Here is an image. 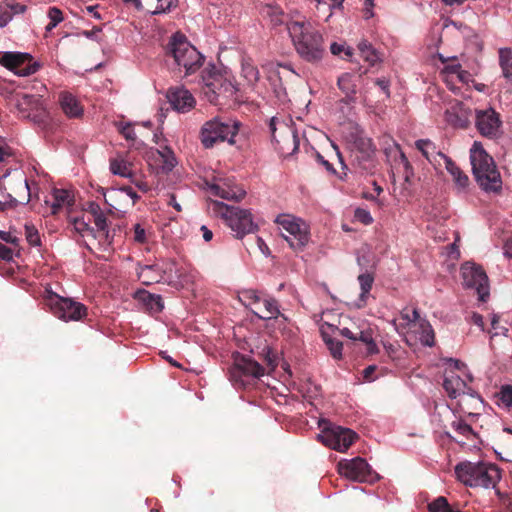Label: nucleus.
<instances>
[{
	"mask_svg": "<svg viewBox=\"0 0 512 512\" xmlns=\"http://www.w3.org/2000/svg\"><path fill=\"white\" fill-rule=\"evenodd\" d=\"M463 284L467 288L475 289L479 300L485 302L489 298V283L486 272L481 266L474 263H465L461 267Z\"/></svg>",
	"mask_w": 512,
	"mask_h": 512,
	"instance_id": "13",
	"label": "nucleus"
},
{
	"mask_svg": "<svg viewBox=\"0 0 512 512\" xmlns=\"http://www.w3.org/2000/svg\"><path fill=\"white\" fill-rule=\"evenodd\" d=\"M132 182L135 184V186L141 190L142 192H148L150 190V187L147 182L139 180V179H133Z\"/></svg>",
	"mask_w": 512,
	"mask_h": 512,
	"instance_id": "62",
	"label": "nucleus"
},
{
	"mask_svg": "<svg viewBox=\"0 0 512 512\" xmlns=\"http://www.w3.org/2000/svg\"><path fill=\"white\" fill-rule=\"evenodd\" d=\"M46 304L56 317L64 321H78L87 315L85 305L52 292L47 295Z\"/></svg>",
	"mask_w": 512,
	"mask_h": 512,
	"instance_id": "11",
	"label": "nucleus"
},
{
	"mask_svg": "<svg viewBox=\"0 0 512 512\" xmlns=\"http://www.w3.org/2000/svg\"><path fill=\"white\" fill-rule=\"evenodd\" d=\"M326 346L328 347V349L331 352V355L335 359H340L342 357V348H343L342 342L332 338L327 341Z\"/></svg>",
	"mask_w": 512,
	"mask_h": 512,
	"instance_id": "47",
	"label": "nucleus"
},
{
	"mask_svg": "<svg viewBox=\"0 0 512 512\" xmlns=\"http://www.w3.org/2000/svg\"><path fill=\"white\" fill-rule=\"evenodd\" d=\"M64 114L69 118H79L83 115V107L77 98L69 92H61L58 99Z\"/></svg>",
	"mask_w": 512,
	"mask_h": 512,
	"instance_id": "24",
	"label": "nucleus"
},
{
	"mask_svg": "<svg viewBox=\"0 0 512 512\" xmlns=\"http://www.w3.org/2000/svg\"><path fill=\"white\" fill-rule=\"evenodd\" d=\"M0 64L19 76H29L40 68L30 54L20 52H1Z\"/></svg>",
	"mask_w": 512,
	"mask_h": 512,
	"instance_id": "14",
	"label": "nucleus"
},
{
	"mask_svg": "<svg viewBox=\"0 0 512 512\" xmlns=\"http://www.w3.org/2000/svg\"><path fill=\"white\" fill-rule=\"evenodd\" d=\"M374 154H370L369 150L365 153L353 151L351 155V165L359 173H370L375 168Z\"/></svg>",
	"mask_w": 512,
	"mask_h": 512,
	"instance_id": "28",
	"label": "nucleus"
},
{
	"mask_svg": "<svg viewBox=\"0 0 512 512\" xmlns=\"http://www.w3.org/2000/svg\"><path fill=\"white\" fill-rule=\"evenodd\" d=\"M211 203L213 211L224 220L236 238L242 239L245 235L254 233L258 229L250 210L216 200Z\"/></svg>",
	"mask_w": 512,
	"mask_h": 512,
	"instance_id": "7",
	"label": "nucleus"
},
{
	"mask_svg": "<svg viewBox=\"0 0 512 512\" xmlns=\"http://www.w3.org/2000/svg\"><path fill=\"white\" fill-rule=\"evenodd\" d=\"M167 96L172 107L179 112L189 111L195 105L193 95L184 88H171Z\"/></svg>",
	"mask_w": 512,
	"mask_h": 512,
	"instance_id": "19",
	"label": "nucleus"
},
{
	"mask_svg": "<svg viewBox=\"0 0 512 512\" xmlns=\"http://www.w3.org/2000/svg\"><path fill=\"white\" fill-rule=\"evenodd\" d=\"M157 153L162 162L163 171L170 172L177 164L174 152L166 146L162 150H157Z\"/></svg>",
	"mask_w": 512,
	"mask_h": 512,
	"instance_id": "35",
	"label": "nucleus"
},
{
	"mask_svg": "<svg viewBox=\"0 0 512 512\" xmlns=\"http://www.w3.org/2000/svg\"><path fill=\"white\" fill-rule=\"evenodd\" d=\"M338 472L340 475L355 482L374 483L379 479V475L374 472L367 461L361 457L351 460H342L338 463Z\"/></svg>",
	"mask_w": 512,
	"mask_h": 512,
	"instance_id": "12",
	"label": "nucleus"
},
{
	"mask_svg": "<svg viewBox=\"0 0 512 512\" xmlns=\"http://www.w3.org/2000/svg\"><path fill=\"white\" fill-rule=\"evenodd\" d=\"M48 17L52 22V26H57L63 21L62 11L57 7H50L48 10Z\"/></svg>",
	"mask_w": 512,
	"mask_h": 512,
	"instance_id": "53",
	"label": "nucleus"
},
{
	"mask_svg": "<svg viewBox=\"0 0 512 512\" xmlns=\"http://www.w3.org/2000/svg\"><path fill=\"white\" fill-rule=\"evenodd\" d=\"M257 355L259 360L266 365V368L249 356L238 355L235 358L234 365L230 369V379L234 384L244 387L247 384L246 378L258 379L264 375L266 369L268 372L275 370L278 365V356L270 346L265 345Z\"/></svg>",
	"mask_w": 512,
	"mask_h": 512,
	"instance_id": "2",
	"label": "nucleus"
},
{
	"mask_svg": "<svg viewBox=\"0 0 512 512\" xmlns=\"http://www.w3.org/2000/svg\"><path fill=\"white\" fill-rule=\"evenodd\" d=\"M85 210L90 213L94 218V223L98 230L103 234L104 241L107 245L111 244L109 231L107 230V218L104 215L101 207L96 202H88Z\"/></svg>",
	"mask_w": 512,
	"mask_h": 512,
	"instance_id": "26",
	"label": "nucleus"
},
{
	"mask_svg": "<svg viewBox=\"0 0 512 512\" xmlns=\"http://www.w3.org/2000/svg\"><path fill=\"white\" fill-rule=\"evenodd\" d=\"M401 317L408 322V324H412L416 327L419 324V320H423L419 314L418 309L414 308L412 310L404 309L401 312Z\"/></svg>",
	"mask_w": 512,
	"mask_h": 512,
	"instance_id": "45",
	"label": "nucleus"
},
{
	"mask_svg": "<svg viewBox=\"0 0 512 512\" xmlns=\"http://www.w3.org/2000/svg\"><path fill=\"white\" fill-rule=\"evenodd\" d=\"M339 332H340V335H342L343 337H346L348 339L356 340V338H357V334L353 333L349 328L344 327L342 329H339Z\"/></svg>",
	"mask_w": 512,
	"mask_h": 512,
	"instance_id": "63",
	"label": "nucleus"
},
{
	"mask_svg": "<svg viewBox=\"0 0 512 512\" xmlns=\"http://www.w3.org/2000/svg\"><path fill=\"white\" fill-rule=\"evenodd\" d=\"M445 168L453 178L455 187L459 193L465 192L469 186L468 176L450 158L445 159Z\"/></svg>",
	"mask_w": 512,
	"mask_h": 512,
	"instance_id": "29",
	"label": "nucleus"
},
{
	"mask_svg": "<svg viewBox=\"0 0 512 512\" xmlns=\"http://www.w3.org/2000/svg\"><path fill=\"white\" fill-rule=\"evenodd\" d=\"M416 332L419 333V340L422 345L432 347L435 344V333L434 330L425 318L419 320V324L415 327Z\"/></svg>",
	"mask_w": 512,
	"mask_h": 512,
	"instance_id": "31",
	"label": "nucleus"
},
{
	"mask_svg": "<svg viewBox=\"0 0 512 512\" xmlns=\"http://www.w3.org/2000/svg\"><path fill=\"white\" fill-rule=\"evenodd\" d=\"M358 281L361 287V296L368 294L372 288L374 277L370 273H363L358 276Z\"/></svg>",
	"mask_w": 512,
	"mask_h": 512,
	"instance_id": "43",
	"label": "nucleus"
},
{
	"mask_svg": "<svg viewBox=\"0 0 512 512\" xmlns=\"http://www.w3.org/2000/svg\"><path fill=\"white\" fill-rule=\"evenodd\" d=\"M242 74L251 84H255L260 78L259 70L250 62H244L242 64Z\"/></svg>",
	"mask_w": 512,
	"mask_h": 512,
	"instance_id": "41",
	"label": "nucleus"
},
{
	"mask_svg": "<svg viewBox=\"0 0 512 512\" xmlns=\"http://www.w3.org/2000/svg\"><path fill=\"white\" fill-rule=\"evenodd\" d=\"M11 104L20 118L29 119L35 124L45 125L49 119L48 111L39 95L15 93L11 98Z\"/></svg>",
	"mask_w": 512,
	"mask_h": 512,
	"instance_id": "8",
	"label": "nucleus"
},
{
	"mask_svg": "<svg viewBox=\"0 0 512 512\" xmlns=\"http://www.w3.org/2000/svg\"><path fill=\"white\" fill-rule=\"evenodd\" d=\"M345 0H315L318 17L323 16L328 21L335 10H342Z\"/></svg>",
	"mask_w": 512,
	"mask_h": 512,
	"instance_id": "30",
	"label": "nucleus"
},
{
	"mask_svg": "<svg viewBox=\"0 0 512 512\" xmlns=\"http://www.w3.org/2000/svg\"><path fill=\"white\" fill-rule=\"evenodd\" d=\"M275 222L287 233H282V236L293 250H302L308 243V230L300 219L289 214H282L277 216Z\"/></svg>",
	"mask_w": 512,
	"mask_h": 512,
	"instance_id": "10",
	"label": "nucleus"
},
{
	"mask_svg": "<svg viewBox=\"0 0 512 512\" xmlns=\"http://www.w3.org/2000/svg\"><path fill=\"white\" fill-rule=\"evenodd\" d=\"M132 3L136 9L145 10L151 14H161L176 6L177 0H125Z\"/></svg>",
	"mask_w": 512,
	"mask_h": 512,
	"instance_id": "21",
	"label": "nucleus"
},
{
	"mask_svg": "<svg viewBox=\"0 0 512 512\" xmlns=\"http://www.w3.org/2000/svg\"><path fill=\"white\" fill-rule=\"evenodd\" d=\"M12 156L11 149L0 143V163L4 162L7 158Z\"/></svg>",
	"mask_w": 512,
	"mask_h": 512,
	"instance_id": "58",
	"label": "nucleus"
},
{
	"mask_svg": "<svg viewBox=\"0 0 512 512\" xmlns=\"http://www.w3.org/2000/svg\"><path fill=\"white\" fill-rule=\"evenodd\" d=\"M119 192L125 193L132 199V204L134 205L139 200V195L131 186H122L118 189Z\"/></svg>",
	"mask_w": 512,
	"mask_h": 512,
	"instance_id": "56",
	"label": "nucleus"
},
{
	"mask_svg": "<svg viewBox=\"0 0 512 512\" xmlns=\"http://www.w3.org/2000/svg\"><path fill=\"white\" fill-rule=\"evenodd\" d=\"M252 312L262 320L274 319L280 315L277 300L268 296L261 297V303L256 308H252Z\"/></svg>",
	"mask_w": 512,
	"mask_h": 512,
	"instance_id": "25",
	"label": "nucleus"
},
{
	"mask_svg": "<svg viewBox=\"0 0 512 512\" xmlns=\"http://www.w3.org/2000/svg\"><path fill=\"white\" fill-rule=\"evenodd\" d=\"M322 442L324 445L340 451H346L357 438V434L348 428L334 426L322 431Z\"/></svg>",
	"mask_w": 512,
	"mask_h": 512,
	"instance_id": "15",
	"label": "nucleus"
},
{
	"mask_svg": "<svg viewBox=\"0 0 512 512\" xmlns=\"http://www.w3.org/2000/svg\"><path fill=\"white\" fill-rule=\"evenodd\" d=\"M134 241L140 244H144L148 242L149 234L145 230V228L137 223L134 225Z\"/></svg>",
	"mask_w": 512,
	"mask_h": 512,
	"instance_id": "49",
	"label": "nucleus"
},
{
	"mask_svg": "<svg viewBox=\"0 0 512 512\" xmlns=\"http://www.w3.org/2000/svg\"><path fill=\"white\" fill-rule=\"evenodd\" d=\"M491 326H492V329L495 331L493 333V336L495 335H498L499 334V329H501V331L503 332L504 330L507 331L506 328H503V327H499V317L497 315H493L492 319H491Z\"/></svg>",
	"mask_w": 512,
	"mask_h": 512,
	"instance_id": "61",
	"label": "nucleus"
},
{
	"mask_svg": "<svg viewBox=\"0 0 512 512\" xmlns=\"http://www.w3.org/2000/svg\"><path fill=\"white\" fill-rule=\"evenodd\" d=\"M499 64L502 69L503 76L512 79V50L509 48H501L499 50Z\"/></svg>",
	"mask_w": 512,
	"mask_h": 512,
	"instance_id": "33",
	"label": "nucleus"
},
{
	"mask_svg": "<svg viewBox=\"0 0 512 512\" xmlns=\"http://www.w3.org/2000/svg\"><path fill=\"white\" fill-rule=\"evenodd\" d=\"M376 85L380 87V89L389 96V81L385 78H379L376 80Z\"/></svg>",
	"mask_w": 512,
	"mask_h": 512,
	"instance_id": "59",
	"label": "nucleus"
},
{
	"mask_svg": "<svg viewBox=\"0 0 512 512\" xmlns=\"http://www.w3.org/2000/svg\"><path fill=\"white\" fill-rule=\"evenodd\" d=\"M138 277L145 285H149L153 282H159L161 279L160 273L156 272L152 265L141 267L138 272Z\"/></svg>",
	"mask_w": 512,
	"mask_h": 512,
	"instance_id": "37",
	"label": "nucleus"
},
{
	"mask_svg": "<svg viewBox=\"0 0 512 512\" xmlns=\"http://www.w3.org/2000/svg\"><path fill=\"white\" fill-rule=\"evenodd\" d=\"M205 94L208 96L209 101L214 104L219 103L221 96L228 97L234 93V87L229 82L223 79L221 75H212L205 82Z\"/></svg>",
	"mask_w": 512,
	"mask_h": 512,
	"instance_id": "16",
	"label": "nucleus"
},
{
	"mask_svg": "<svg viewBox=\"0 0 512 512\" xmlns=\"http://www.w3.org/2000/svg\"><path fill=\"white\" fill-rule=\"evenodd\" d=\"M240 127L241 123L236 119L215 116L202 125L199 138L202 145L207 149L212 148L219 142L227 141L229 144H234Z\"/></svg>",
	"mask_w": 512,
	"mask_h": 512,
	"instance_id": "6",
	"label": "nucleus"
},
{
	"mask_svg": "<svg viewBox=\"0 0 512 512\" xmlns=\"http://www.w3.org/2000/svg\"><path fill=\"white\" fill-rule=\"evenodd\" d=\"M115 126L117 131L127 140V141H136V134L133 128V124L130 122H115Z\"/></svg>",
	"mask_w": 512,
	"mask_h": 512,
	"instance_id": "40",
	"label": "nucleus"
},
{
	"mask_svg": "<svg viewBox=\"0 0 512 512\" xmlns=\"http://www.w3.org/2000/svg\"><path fill=\"white\" fill-rule=\"evenodd\" d=\"M135 299L138 300L145 309L154 314L162 311L164 305L160 295L149 293L146 290L137 291Z\"/></svg>",
	"mask_w": 512,
	"mask_h": 512,
	"instance_id": "27",
	"label": "nucleus"
},
{
	"mask_svg": "<svg viewBox=\"0 0 512 512\" xmlns=\"http://www.w3.org/2000/svg\"><path fill=\"white\" fill-rule=\"evenodd\" d=\"M354 217L357 221L364 225H369L373 222V218L370 212L363 208H357L355 210Z\"/></svg>",
	"mask_w": 512,
	"mask_h": 512,
	"instance_id": "50",
	"label": "nucleus"
},
{
	"mask_svg": "<svg viewBox=\"0 0 512 512\" xmlns=\"http://www.w3.org/2000/svg\"><path fill=\"white\" fill-rule=\"evenodd\" d=\"M366 150H369L370 154L375 153V148L370 139H360L358 142H356L354 151L365 153Z\"/></svg>",
	"mask_w": 512,
	"mask_h": 512,
	"instance_id": "51",
	"label": "nucleus"
},
{
	"mask_svg": "<svg viewBox=\"0 0 512 512\" xmlns=\"http://www.w3.org/2000/svg\"><path fill=\"white\" fill-rule=\"evenodd\" d=\"M15 195L9 194V201H0V211L15 208L17 205H26L31 198L30 187L26 178L19 181V191H14Z\"/></svg>",
	"mask_w": 512,
	"mask_h": 512,
	"instance_id": "22",
	"label": "nucleus"
},
{
	"mask_svg": "<svg viewBox=\"0 0 512 512\" xmlns=\"http://www.w3.org/2000/svg\"><path fill=\"white\" fill-rule=\"evenodd\" d=\"M110 170L113 174L121 177L132 178L133 172L131 170V164L124 159H112L110 161Z\"/></svg>",
	"mask_w": 512,
	"mask_h": 512,
	"instance_id": "34",
	"label": "nucleus"
},
{
	"mask_svg": "<svg viewBox=\"0 0 512 512\" xmlns=\"http://www.w3.org/2000/svg\"><path fill=\"white\" fill-rule=\"evenodd\" d=\"M376 370H377L376 365H369L368 367H366L362 371L363 380L366 382L374 381L376 379V377L374 376Z\"/></svg>",
	"mask_w": 512,
	"mask_h": 512,
	"instance_id": "55",
	"label": "nucleus"
},
{
	"mask_svg": "<svg viewBox=\"0 0 512 512\" xmlns=\"http://www.w3.org/2000/svg\"><path fill=\"white\" fill-rule=\"evenodd\" d=\"M262 14L265 16H269L271 18V22L273 25H280L283 23V13L281 9L277 6L266 5L262 9Z\"/></svg>",
	"mask_w": 512,
	"mask_h": 512,
	"instance_id": "39",
	"label": "nucleus"
},
{
	"mask_svg": "<svg viewBox=\"0 0 512 512\" xmlns=\"http://www.w3.org/2000/svg\"><path fill=\"white\" fill-rule=\"evenodd\" d=\"M70 222L73 224L74 229L80 234L87 231H93V229L89 226L88 222H86L83 218L75 217L71 219Z\"/></svg>",
	"mask_w": 512,
	"mask_h": 512,
	"instance_id": "52",
	"label": "nucleus"
},
{
	"mask_svg": "<svg viewBox=\"0 0 512 512\" xmlns=\"http://www.w3.org/2000/svg\"><path fill=\"white\" fill-rule=\"evenodd\" d=\"M25 235L27 242L32 246H40L41 239L37 228L33 224H25Z\"/></svg>",
	"mask_w": 512,
	"mask_h": 512,
	"instance_id": "42",
	"label": "nucleus"
},
{
	"mask_svg": "<svg viewBox=\"0 0 512 512\" xmlns=\"http://www.w3.org/2000/svg\"><path fill=\"white\" fill-rule=\"evenodd\" d=\"M499 400L506 407H510L512 405V386L511 385H505L501 388V390L499 392Z\"/></svg>",
	"mask_w": 512,
	"mask_h": 512,
	"instance_id": "48",
	"label": "nucleus"
},
{
	"mask_svg": "<svg viewBox=\"0 0 512 512\" xmlns=\"http://www.w3.org/2000/svg\"><path fill=\"white\" fill-rule=\"evenodd\" d=\"M243 299L246 301L247 305L254 306L256 308L261 303V297L256 290H245L242 293Z\"/></svg>",
	"mask_w": 512,
	"mask_h": 512,
	"instance_id": "46",
	"label": "nucleus"
},
{
	"mask_svg": "<svg viewBox=\"0 0 512 512\" xmlns=\"http://www.w3.org/2000/svg\"><path fill=\"white\" fill-rule=\"evenodd\" d=\"M504 254L509 257V258H512V239L511 240H508L505 245H504Z\"/></svg>",
	"mask_w": 512,
	"mask_h": 512,
	"instance_id": "64",
	"label": "nucleus"
},
{
	"mask_svg": "<svg viewBox=\"0 0 512 512\" xmlns=\"http://www.w3.org/2000/svg\"><path fill=\"white\" fill-rule=\"evenodd\" d=\"M501 120L493 109L478 111L476 114V127L481 135L495 137L499 131Z\"/></svg>",
	"mask_w": 512,
	"mask_h": 512,
	"instance_id": "17",
	"label": "nucleus"
},
{
	"mask_svg": "<svg viewBox=\"0 0 512 512\" xmlns=\"http://www.w3.org/2000/svg\"><path fill=\"white\" fill-rule=\"evenodd\" d=\"M452 427L456 432L463 435L467 439H469L470 436H476V433L472 427L464 421H454L452 423Z\"/></svg>",
	"mask_w": 512,
	"mask_h": 512,
	"instance_id": "44",
	"label": "nucleus"
},
{
	"mask_svg": "<svg viewBox=\"0 0 512 512\" xmlns=\"http://www.w3.org/2000/svg\"><path fill=\"white\" fill-rule=\"evenodd\" d=\"M457 479L470 487L495 488L501 479V470L491 463H459L455 467Z\"/></svg>",
	"mask_w": 512,
	"mask_h": 512,
	"instance_id": "5",
	"label": "nucleus"
},
{
	"mask_svg": "<svg viewBox=\"0 0 512 512\" xmlns=\"http://www.w3.org/2000/svg\"><path fill=\"white\" fill-rule=\"evenodd\" d=\"M167 65L184 75L195 73L204 62V56L181 33L173 34L164 46Z\"/></svg>",
	"mask_w": 512,
	"mask_h": 512,
	"instance_id": "1",
	"label": "nucleus"
},
{
	"mask_svg": "<svg viewBox=\"0 0 512 512\" xmlns=\"http://www.w3.org/2000/svg\"><path fill=\"white\" fill-rule=\"evenodd\" d=\"M443 388L450 398L456 399L459 397L458 405L463 413L469 416L475 415V413L470 411L466 406L468 402L472 400L475 404L473 408L477 409V406H480L482 401L480 397L476 395V392L469 388L459 375L452 371L447 373L443 381Z\"/></svg>",
	"mask_w": 512,
	"mask_h": 512,
	"instance_id": "9",
	"label": "nucleus"
},
{
	"mask_svg": "<svg viewBox=\"0 0 512 512\" xmlns=\"http://www.w3.org/2000/svg\"><path fill=\"white\" fill-rule=\"evenodd\" d=\"M12 258V250L0 242V259L4 261H10Z\"/></svg>",
	"mask_w": 512,
	"mask_h": 512,
	"instance_id": "57",
	"label": "nucleus"
},
{
	"mask_svg": "<svg viewBox=\"0 0 512 512\" xmlns=\"http://www.w3.org/2000/svg\"><path fill=\"white\" fill-rule=\"evenodd\" d=\"M472 171L479 186L486 192L497 193L502 189V179L493 158L475 142L470 151Z\"/></svg>",
	"mask_w": 512,
	"mask_h": 512,
	"instance_id": "4",
	"label": "nucleus"
},
{
	"mask_svg": "<svg viewBox=\"0 0 512 512\" xmlns=\"http://www.w3.org/2000/svg\"><path fill=\"white\" fill-rule=\"evenodd\" d=\"M415 147L422 155L434 166H441V161L445 163V159H450L442 153L434 142L430 139H419L415 142Z\"/></svg>",
	"mask_w": 512,
	"mask_h": 512,
	"instance_id": "20",
	"label": "nucleus"
},
{
	"mask_svg": "<svg viewBox=\"0 0 512 512\" xmlns=\"http://www.w3.org/2000/svg\"><path fill=\"white\" fill-rule=\"evenodd\" d=\"M211 192L213 195L222 199L236 202L241 201L246 195V191L242 187L236 184L230 185L228 183L212 185Z\"/></svg>",
	"mask_w": 512,
	"mask_h": 512,
	"instance_id": "23",
	"label": "nucleus"
},
{
	"mask_svg": "<svg viewBox=\"0 0 512 512\" xmlns=\"http://www.w3.org/2000/svg\"><path fill=\"white\" fill-rule=\"evenodd\" d=\"M287 29L297 53L307 62L317 63L324 54L322 35L310 23L294 21Z\"/></svg>",
	"mask_w": 512,
	"mask_h": 512,
	"instance_id": "3",
	"label": "nucleus"
},
{
	"mask_svg": "<svg viewBox=\"0 0 512 512\" xmlns=\"http://www.w3.org/2000/svg\"><path fill=\"white\" fill-rule=\"evenodd\" d=\"M357 334V338L355 341H360L366 346V351L368 354H376L378 352L377 345L373 339L372 331L370 329L368 330H361Z\"/></svg>",
	"mask_w": 512,
	"mask_h": 512,
	"instance_id": "36",
	"label": "nucleus"
},
{
	"mask_svg": "<svg viewBox=\"0 0 512 512\" xmlns=\"http://www.w3.org/2000/svg\"><path fill=\"white\" fill-rule=\"evenodd\" d=\"M358 50L363 60L368 62L371 66L380 61L379 53L367 40H362L359 42Z\"/></svg>",
	"mask_w": 512,
	"mask_h": 512,
	"instance_id": "32",
	"label": "nucleus"
},
{
	"mask_svg": "<svg viewBox=\"0 0 512 512\" xmlns=\"http://www.w3.org/2000/svg\"><path fill=\"white\" fill-rule=\"evenodd\" d=\"M53 200L62 204L63 206H72L74 205V196L70 193V191L65 189H54L53 190Z\"/></svg>",
	"mask_w": 512,
	"mask_h": 512,
	"instance_id": "38",
	"label": "nucleus"
},
{
	"mask_svg": "<svg viewBox=\"0 0 512 512\" xmlns=\"http://www.w3.org/2000/svg\"><path fill=\"white\" fill-rule=\"evenodd\" d=\"M0 239L6 243L12 244L14 246L19 245V238L13 235L11 232L1 231L0 230Z\"/></svg>",
	"mask_w": 512,
	"mask_h": 512,
	"instance_id": "54",
	"label": "nucleus"
},
{
	"mask_svg": "<svg viewBox=\"0 0 512 512\" xmlns=\"http://www.w3.org/2000/svg\"><path fill=\"white\" fill-rule=\"evenodd\" d=\"M317 161L320 164H322L326 168L327 171L331 172L332 174L336 173V171L333 168L332 164L329 163L327 160H325L324 157L321 154H319V153H317Z\"/></svg>",
	"mask_w": 512,
	"mask_h": 512,
	"instance_id": "60",
	"label": "nucleus"
},
{
	"mask_svg": "<svg viewBox=\"0 0 512 512\" xmlns=\"http://www.w3.org/2000/svg\"><path fill=\"white\" fill-rule=\"evenodd\" d=\"M366 70L360 73L357 77L352 73H343L337 79V86L339 90L345 95L341 102L345 104L355 103L357 100V82L360 80L363 74H366Z\"/></svg>",
	"mask_w": 512,
	"mask_h": 512,
	"instance_id": "18",
	"label": "nucleus"
}]
</instances>
